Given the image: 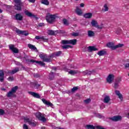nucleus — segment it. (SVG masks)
Listing matches in <instances>:
<instances>
[{
    "instance_id": "18",
    "label": "nucleus",
    "mask_w": 129,
    "mask_h": 129,
    "mask_svg": "<svg viewBox=\"0 0 129 129\" xmlns=\"http://www.w3.org/2000/svg\"><path fill=\"white\" fill-rule=\"evenodd\" d=\"M95 71L94 70L92 71H88L86 70L83 72L84 75H91V74H93Z\"/></svg>"
},
{
    "instance_id": "12",
    "label": "nucleus",
    "mask_w": 129,
    "mask_h": 129,
    "mask_svg": "<svg viewBox=\"0 0 129 129\" xmlns=\"http://www.w3.org/2000/svg\"><path fill=\"white\" fill-rule=\"evenodd\" d=\"M10 50H11L13 53H15L16 54L19 53V49L18 48L15 47V45L13 44H10L9 45Z\"/></svg>"
},
{
    "instance_id": "34",
    "label": "nucleus",
    "mask_w": 129,
    "mask_h": 129,
    "mask_svg": "<svg viewBox=\"0 0 129 129\" xmlns=\"http://www.w3.org/2000/svg\"><path fill=\"white\" fill-rule=\"evenodd\" d=\"M86 127L87 129H94L95 128L94 126H93V125H90V124L86 125Z\"/></svg>"
},
{
    "instance_id": "2",
    "label": "nucleus",
    "mask_w": 129,
    "mask_h": 129,
    "mask_svg": "<svg viewBox=\"0 0 129 129\" xmlns=\"http://www.w3.org/2000/svg\"><path fill=\"white\" fill-rule=\"evenodd\" d=\"M46 20L49 24H53L56 20V15L47 14L46 16Z\"/></svg>"
},
{
    "instance_id": "17",
    "label": "nucleus",
    "mask_w": 129,
    "mask_h": 129,
    "mask_svg": "<svg viewBox=\"0 0 129 129\" xmlns=\"http://www.w3.org/2000/svg\"><path fill=\"white\" fill-rule=\"evenodd\" d=\"M15 18L17 21H22L23 16L21 14H17L15 15Z\"/></svg>"
},
{
    "instance_id": "33",
    "label": "nucleus",
    "mask_w": 129,
    "mask_h": 129,
    "mask_svg": "<svg viewBox=\"0 0 129 129\" xmlns=\"http://www.w3.org/2000/svg\"><path fill=\"white\" fill-rule=\"evenodd\" d=\"M62 49H69L70 48H72V46H71V45H64L62 46Z\"/></svg>"
},
{
    "instance_id": "10",
    "label": "nucleus",
    "mask_w": 129,
    "mask_h": 129,
    "mask_svg": "<svg viewBox=\"0 0 129 129\" xmlns=\"http://www.w3.org/2000/svg\"><path fill=\"white\" fill-rule=\"evenodd\" d=\"M16 32L17 33V34H18V35H23L26 36L29 35V33H27V31L25 30H21L20 29H18V28H16Z\"/></svg>"
},
{
    "instance_id": "39",
    "label": "nucleus",
    "mask_w": 129,
    "mask_h": 129,
    "mask_svg": "<svg viewBox=\"0 0 129 129\" xmlns=\"http://www.w3.org/2000/svg\"><path fill=\"white\" fill-rule=\"evenodd\" d=\"M41 40L44 42H48V39L46 36H41Z\"/></svg>"
},
{
    "instance_id": "59",
    "label": "nucleus",
    "mask_w": 129,
    "mask_h": 129,
    "mask_svg": "<svg viewBox=\"0 0 129 129\" xmlns=\"http://www.w3.org/2000/svg\"><path fill=\"white\" fill-rule=\"evenodd\" d=\"M84 6H85V5L83 3H81V4H80V7L81 8H84Z\"/></svg>"
},
{
    "instance_id": "21",
    "label": "nucleus",
    "mask_w": 129,
    "mask_h": 129,
    "mask_svg": "<svg viewBox=\"0 0 129 129\" xmlns=\"http://www.w3.org/2000/svg\"><path fill=\"white\" fill-rule=\"evenodd\" d=\"M84 18H85L86 19H91L92 18V13H85L84 15Z\"/></svg>"
},
{
    "instance_id": "45",
    "label": "nucleus",
    "mask_w": 129,
    "mask_h": 129,
    "mask_svg": "<svg viewBox=\"0 0 129 129\" xmlns=\"http://www.w3.org/2000/svg\"><path fill=\"white\" fill-rule=\"evenodd\" d=\"M5 113H6V112H5V110L0 109V116L1 115H4V114H5Z\"/></svg>"
},
{
    "instance_id": "30",
    "label": "nucleus",
    "mask_w": 129,
    "mask_h": 129,
    "mask_svg": "<svg viewBox=\"0 0 129 129\" xmlns=\"http://www.w3.org/2000/svg\"><path fill=\"white\" fill-rule=\"evenodd\" d=\"M91 24L92 27H95V28L96 27L97 25H98V23H97V21L94 20H92Z\"/></svg>"
},
{
    "instance_id": "51",
    "label": "nucleus",
    "mask_w": 129,
    "mask_h": 129,
    "mask_svg": "<svg viewBox=\"0 0 129 129\" xmlns=\"http://www.w3.org/2000/svg\"><path fill=\"white\" fill-rule=\"evenodd\" d=\"M6 9L7 10H8V11H10V10L12 9V6H10V5L7 6Z\"/></svg>"
},
{
    "instance_id": "55",
    "label": "nucleus",
    "mask_w": 129,
    "mask_h": 129,
    "mask_svg": "<svg viewBox=\"0 0 129 129\" xmlns=\"http://www.w3.org/2000/svg\"><path fill=\"white\" fill-rule=\"evenodd\" d=\"M23 58L24 59H25L26 61H27V60H30V59H28V55H25Z\"/></svg>"
},
{
    "instance_id": "28",
    "label": "nucleus",
    "mask_w": 129,
    "mask_h": 129,
    "mask_svg": "<svg viewBox=\"0 0 129 129\" xmlns=\"http://www.w3.org/2000/svg\"><path fill=\"white\" fill-rule=\"evenodd\" d=\"M55 32L56 31H53L52 30H49L47 31V34L49 36H54V35H55Z\"/></svg>"
},
{
    "instance_id": "50",
    "label": "nucleus",
    "mask_w": 129,
    "mask_h": 129,
    "mask_svg": "<svg viewBox=\"0 0 129 129\" xmlns=\"http://www.w3.org/2000/svg\"><path fill=\"white\" fill-rule=\"evenodd\" d=\"M35 39H36V40H42V36H35Z\"/></svg>"
},
{
    "instance_id": "60",
    "label": "nucleus",
    "mask_w": 129,
    "mask_h": 129,
    "mask_svg": "<svg viewBox=\"0 0 129 129\" xmlns=\"http://www.w3.org/2000/svg\"><path fill=\"white\" fill-rule=\"evenodd\" d=\"M124 66L125 68H129V63H126Z\"/></svg>"
},
{
    "instance_id": "15",
    "label": "nucleus",
    "mask_w": 129,
    "mask_h": 129,
    "mask_svg": "<svg viewBox=\"0 0 129 129\" xmlns=\"http://www.w3.org/2000/svg\"><path fill=\"white\" fill-rule=\"evenodd\" d=\"M19 71H20V68L16 67L14 68L13 70L9 71L8 73H9V74H16V73H17V72H19Z\"/></svg>"
},
{
    "instance_id": "3",
    "label": "nucleus",
    "mask_w": 129,
    "mask_h": 129,
    "mask_svg": "<svg viewBox=\"0 0 129 129\" xmlns=\"http://www.w3.org/2000/svg\"><path fill=\"white\" fill-rule=\"evenodd\" d=\"M107 47L110 48L111 50H115L116 49H118V48H121L123 47V44H118V45H114V43L112 42H109L106 45Z\"/></svg>"
},
{
    "instance_id": "7",
    "label": "nucleus",
    "mask_w": 129,
    "mask_h": 129,
    "mask_svg": "<svg viewBox=\"0 0 129 129\" xmlns=\"http://www.w3.org/2000/svg\"><path fill=\"white\" fill-rule=\"evenodd\" d=\"M61 54H62V51H56L49 54L48 56V58H55V57H59V56L61 55Z\"/></svg>"
},
{
    "instance_id": "63",
    "label": "nucleus",
    "mask_w": 129,
    "mask_h": 129,
    "mask_svg": "<svg viewBox=\"0 0 129 129\" xmlns=\"http://www.w3.org/2000/svg\"><path fill=\"white\" fill-rule=\"evenodd\" d=\"M52 70H54V71H56V70H57V68L55 67H52Z\"/></svg>"
},
{
    "instance_id": "14",
    "label": "nucleus",
    "mask_w": 129,
    "mask_h": 129,
    "mask_svg": "<svg viewBox=\"0 0 129 129\" xmlns=\"http://www.w3.org/2000/svg\"><path fill=\"white\" fill-rule=\"evenodd\" d=\"M75 12L78 16H82V14H83L82 10L81 9H80L79 7H76Z\"/></svg>"
},
{
    "instance_id": "16",
    "label": "nucleus",
    "mask_w": 129,
    "mask_h": 129,
    "mask_svg": "<svg viewBox=\"0 0 129 129\" xmlns=\"http://www.w3.org/2000/svg\"><path fill=\"white\" fill-rule=\"evenodd\" d=\"M0 72V82H4V80H5V73L3 70H1Z\"/></svg>"
},
{
    "instance_id": "53",
    "label": "nucleus",
    "mask_w": 129,
    "mask_h": 129,
    "mask_svg": "<svg viewBox=\"0 0 129 129\" xmlns=\"http://www.w3.org/2000/svg\"><path fill=\"white\" fill-rule=\"evenodd\" d=\"M85 103H89V102H90V101H91V100L90 99H88L85 100Z\"/></svg>"
},
{
    "instance_id": "61",
    "label": "nucleus",
    "mask_w": 129,
    "mask_h": 129,
    "mask_svg": "<svg viewBox=\"0 0 129 129\" xmlns=\"http://www.w3.org/2000/svg\"><path fill=\"white\" fill-rule=\"evenodd\" d=\"M59 33H60L61 34H65V31H64V30H60L59 31Z\"/></svg>"
},
{
    "instance_id": "47",
    "label": "nucleus",
    "mask_w": 129,
    "mask_h": 129,
    "mask_svg": "<svg viewBox=\"0 0 129 129\" xmlns=\"http://www.w3.org/2000/svg\"><path fill=\"white\" fill-rule=\"evenodd\" d=\"M63 24L66 25V26H68V21L66 19L63 20Z\"/></svg>"
},
{
    "instance_id": "9",
    "label": "nucleus",
    "mask_w": 129,
    "mask_h": 129,
    "mask_svg": "<svg viewBox=\"0 0 129 129\" xmlns=\"http://www.w3.org/2000/svg\"><path fill=\"white\" fill-rule=\"evenodd\" d=\"M24 14L26 15V16H27V17H29V18H33V19H36V20L38 19V17H37L36 15L33 14L28 10H26L24 12Z\"/></svg>"
},
{
    "instance_id": "25",
    "label": "nucleus",
    "mask_w": 129,
    "mask_h": 129,
    "mask_svg": "<svg viewBox=\"0 0 129 129\" xmlns=\"http://www.w3.org/2000/svg\"><path fill=\"white\" fill-rule=\"evenodd\" d=\"M28 47L29 48V49H31L33 51H35V50H37V47H36V46H35V45H33V44H28Z\"/></svg>"
},
{
    "instance_id": "4",
    "label": "nucleus",
    "mask_w": 129,
    "mask_h": 129,
    "mask_svg": "<svg viewBox=\"0 0 129 129\" xmlns=\"http://www.w3.org/2000/svg\"><path fill=\"white\" fill-rule=\"evenodd\" d=\"M44 115H43L40 112H37L35 114V116H36V117L38 118L39 120H41V121H43V122H45L47 121V119H46V118H45V117H44Z\"/></svg>"
},
{
    "instance_id": "11",
    "label": "nucleus",
    "mask_w": 129,
    "mask_h": 129,
    "mask_svg": "<svg viewBox=\"0 0 129 129\" xmlns=\"http://www.w3.org/2000/svg\"><path fill=\"white\" fill-rule=\"evenodd\" d=\"M109 119L112 120V121H119L121 120V116L116 115L112 117H109Z\"/></svg>"
},
{
    "instance_id": "8",
    "label": "nucleus",
    "mask_w": 129,
    "mask_h": 129,
    "mask_svg": "<svg viewBox=\"0 0 129 129\" xmlns=\"http://www.w3.org/2000/svg\"><path fill=\"white\" fill-rule=\"evenodd\" d=\"M114 79V75H113L112 74H110L107 77L106 81L109 84H111V83H112V82L113 81Z\"/></svg>"
},
{
    "instance_id": "19",
    "label": "nucleus",
    "mask_w": 129,
    "mask_h": 129,
    "mask_svg": "<svg viewBox=\"0 0 129 129\" xmlns=\"http://www.w3.org/2000/svg\"><path fill=\"white\" fill-rule=\"evenodd\" d=\"M42 101L43 102V103H44V104H46V105H48V106L51 107L53 106L52 103L48 102V101L46 100L45 99H42Z\"/></svg>"
},
{
    "instance_id": "49",
    "label": "nucleus",
    "mask_w": 129,
    "mask_h": 129,
    "mask_svg": "<svg viewBox=\"0 0 129 129\" xmlns=\"http://www.w3.org/2000/svg\"><path fill=\"white\" fill-rule=\"evenodd\" d=\"M34 86L35 87H36V88H38V87H40V86H41V85L37 83H34Z\"/></svg>"
},
{
    "instance_id": "56",
    "label": "nucleus",
    "mask_w": 129,
    "mask_h": 129,
    "mask_svg": "<svg viewBox=\"0 0 129 129\" xmlns=\"http://www.w3.org/2000/svg\"><path fill=\"white\" fill-rule=\"evenodd\" d=\"M96 28L100 30H101V29H102V27L100 26L99 25H98V24L97 25V26H96Z\"/></svg>"
},
{
    "instance_id": "32",
    "label": "nucleus",
    "mask_w": 129,
    "mask_h": 129,
    "mask_svg": "<svg viewBox=\"0 0 129 129\" xmlns=\"http://www.w3.org/2000/svg\"><path fill=\"white\" fill-rule=\"evenodd\" d=\"M69 73L71 75H75V74H77V73H78V71L71 70L69 71Z\"/></svg>"
},
{
    "instance_id": "52",
    "label": "nucleus",
    "mask_w": 129,
    "mask_h": 129,
    "mask_svg": "<svg viewBox=\"0 0 129 129\" xmlns=\"http://www.w3.org/2000/svg\"><path fill=\"white\" fill-rule=\"evenodd\" d=\"M34 77L35 78H39V77H40V75H39V74H34Z\"/></svg>"
},
{
    "instance_id": "5",
    "label": "nucleus",
    "mask_w": 129,
    "mask_h": 129,
    "mask_svg": "<svg viewBox=\"0 0 129 129\" xmlns=\"http://www.w3.org/2000/svg\"><path fill=\"white\" fill-rule=\"evenodd\" d=\"M40 58L44 61V62H50L51 59L50 57L47 58L48 56H47V54H44V53H40L39 55Z\"/></svg>"
},
{
    "instance_id": "36",
    "label": "nucleus",
    "mask_w": 129,
    "mask_h": 129,
    "mask_svg": "<svg viewBox=\"0 0 129 129\" xmlns=\"http://www.w3.org/2000/svg\"><path fill=\"white\" fill-rule=\"evenodd\" d=\"M14 2L16 5H20L21 4H23V2H22L21 0H14Z\"/></svg>"
},
{
    "instance_id": "62",
    "label": "nucleus",
    "mask_w": 129,
    "mask_h": 129,
    "mask_svg": "<svg viewBox=\"0 0 129 129\" xmlns=\"http://www.w3.org/2000/svg\"><path fill=\"white\" fill-rule=\"evenodd\" d=\"M97 129H105V128H103V127H101V126H98L97 127Z\"/></svg>"
},
{
    "instance_id": "58",
    "label": "nucleus",
    "mask_w": 129,
    "mask_h": 129,
    "mask_svg": "<svg viewBox=\"0 0 129 129\" xmlns=\"http://www.w3.org/2000/svg\"><path fill=\"white\" fill-rule=\"evenodd\" d=\"M39 27H43L44 23H40L38 24Z\"/></svg>"
},
{
    "instance_id": "29",
    "label": "nucleus",
    "mask_w": 129,
    "mask_h": 129,
    "mask_svg": "<svg viewBox=\"0 0 129 129\" xmlns=\"http://www.w3.org/2000/svg\"><path fill=\"white\" fill-rule=\"evenodd\" d=\"M41 3L42 5H45V6H49L50 5V3L48 0H41Z\"/></svg>"
},
{
    "instance_id": "1",
    "label": "nucleus",
    "mask_w": 129,
    "mask_h": 129,
    "mask_svg": "<svg viewBox=\"0 0 129 129\" xmlns=\"http://www.w3.org/2000/svg\"><path fill=\"white\" fill-rule=\"evenodd\" d=\"M18 89H19V87L18 86H16L12 88L11 90L7 93V97L9 98L11 97H16V95L15 94L17 92V90H18Z\"/></svg>"
},
{
    "instance_id": "37",
    "label": "nucleus",
    "mask_w": 129,
    "mask_h": 129,
    "mask_svg": "<svg viewBox=\"0 0 129 129\" xmlns=\"http://www.w3.org/2000/svg\"><path fill=\"white\" fill-rule=\"evenodd\" d=\"M61 43L63 45H66V44H69V40H62Z\"/></svg>"
},
{
    "instance_id": "44",
    "label": "nucleus",
    "mask_w": 129,
    "mask_h": 129,
    "mask_svg": "<svg viewBox=\"0 0 129 129\" xmlns=\"http://www.w3.org/2000/svg\"><path fill=\"white\" fill-rule=\"evenodd\" d=\"M31 120H30V119L29 118H24V122H28L29 123H30Z\"/></svg>"
},
{
    "instance_id": "27",
    "label": "nucleus",
    "mask_w": 129,
    "mask_h": 129,
    "mask_svg": "<svg viewBox=\"0 0 129 129\" xmlns=\"http://www.w3.org/2000/svg\"><path fill=\"white\" fill-rule=\"evenodd\" d=\"M95 33H94V32H93L91 30L88 31V37H94V36H95Z\"/></svg>"
},
{
    "instance_id": "31",
    "label": "nucleus",
    "mask_w": 129,
    "mask_h": 129,
    "mask_svg": "<svg viewBox=\"0 0 129 129\" xmlns=\"http://www.w3.org/2000/svg\"><path fill=\"white\" fill-rule=\"evenodd\" d=\"M76 43H77V39H72L69 40V44L71 45H76Z\"/></svg>"
},
{
    "instance_id": "13",
    "label": "nucleus",
    "mask_w": 129,
    "mask_h": 129,
    "mask_svg": "<svg viewBox=\"0 0 129 129\" xmlns=\"http://www.w3.org/2000/svg\"><path fill=\"white\" fill-rule=\"evenodd\" d=\"M29 94H30V95H32L33 96V97H35V98H40L41 96L38 94L36 92H29Z\"/></svg>"
},
{
    "instance_id": "20",
    "label": "nucleus",
    "mask_w": 129,
    "mask_h": 129,
    "mask_svg": "<svg viewBox=\"0 0 129 129\" xmlns=\"http://www.w3.org/2000/svg\"><path fill=\"white\" fill-rule=\"evenodd\" d=\"M98 50L95 46H89L88 47V51L89 52H93V51H97Z\"/></svg>"
},
{
    "instance_id": "48",
    "label": "nucleus",
    "mask_w": 129,
    "mask_h": 129,
    "mask_svg": "<svg viewBox=\"0 0 129 129\" xmlns=\"http://www.w3.org/2000/svg\"><path fill=\"white\" fill-rule=\"evenodd\" d=\"M72 36H73L74 37H77V36H79V33L73 32L72 33Z\"/></svg>"
},
{
    "instance_id": "35",
    "label": "nucleus",
    "mask_w": 129,
    "mask_h": 129,
    "mask_svg": "<svg viewBox=\"0 0 129 129\" xmlns=\"http://www.w3.org/2000/svg\"><path fill=\"white\" fill-rule=\"evenodd\" d=\"M53 78H54V73H53V72H51L49 74V79H50V80H52Z\"/></svg>"
},
{
    "instance_id": "26",
    "label": "nucleus",
    "mask_w": 129,
    "mask_h": 129,
    "mask_svg": "<svg viewBox=\"0 0 129 129\" xmlns=\"http://www.w3.org/2000/svg\"><path fill=\"white\" fill-rule=\"evenodd\" d=\"M106 54V51L102 50L97 52V55H99V56H104V55H105Z\"/></svg>"
},
{
    "instance_id": "24",
    "label": "nucleus",
    "mask_w": 129,
    "mask_h": 129,
    "mask_svg": "<svg viewBox=\"0 0 129 129\" xmlns=\"http://www.w3.org/2000/svg\"><path fill=\"white\" fill-rule=\"evenodd\" d=\"M110 101V97L109 96H106L104 98V103H108Z\"/></svg>"
},
{
    "instance_id": "57",
    "label": "nucleus",
    "mask_w": 129,
    "mask_h": 129,
    "mask_svg": "<svg viewBox=\"0 0 129 129\" xmlns=\"http://www.w3.org/2000/svg\"><path fill=\"white\" fill-rule=\"evenodd\" d=\"M29 3H32V4L35 3V2H36V0H28Z\"/></svg>"
},
{
    "instance_id": "6",
    "label": "nucleus",
    "mask_w": 129,
    "mask_h": 129,
    "mask_svg": "<svg viewBox=\"0 0 129 129\" xmlns=\"http://www.w3.org/2000/svg\"><path fill=\"white\" fill-rule=\"evenodd\" d=\"M26 62L27 63H36V64H39L40 66H45L46 63H44L43 61H39L35 60V59H27Z\"/></svg>"
},
{
    "instance_id": "54",
    "label": "nucleus",
    "mask_w": 129,
    "mask_h": 129,
    "mask_svg": "<svg viewBox=\"0 0 129 129\" xmlns=\"http://www.w3.org/2000/svg\"><path fill=\"white\" fill-rule=\"evenodd\" d=\"M23 128L24 129H29V127H28V125H27V124H24L23 125Z\"/></svg>"
},
{
    "instance_id": "40",
    "label": "nucleus",
    "mask_w": 129,
    "mask_h": 129,
    "mask_svg": "<svg viewBox=\"0 0 129 129\" xmlns=\"http://www.w3.org/2000/svg\"><path fill=\"white\" fill-rule=\"evenodd\" d=\"M104 12H108V7H107V5H106V4H105L104 5Z\"/></svg>"
},
{
    "instance_id": "46",
    "label": "nucleus",
    "mask_w": 129,
    "mask_h": 129,
    "mask_svg": "<svg viewBox=\"0 0 129 129\" xmlns=\"http://www.w3.org/2000/svg\"><path fill=\"white\" fill-rule=\"evenodd\" d=\"M7 80H8V81H14V77H9Z\"/></svg>"
},
{
    "instance_id": "22",
    "label": "nucleus",
    "mask_w": 129,
    "mask_h": 129,
    "mask_svg": "<svg viewBox=\"0 0 129 129\" xmlns=\"http://www.w3.org/2000/svg\"><path fill=\"white\" fill-rule=\"evenodd\" d=\"M115 93L116 95H117V96H118V98H119V99H120L121 100H122V99H123L122 95L120 93L119 91L115 90Z\"/></svg>"
},
{
    "instance_id": "23",
    "label": "nucleus",
    "mask_w": 129,
    "mask_h": 129,
    "mask_svg": "<svg viewBox=\"0 0 129 129\" xmlns=\"http://www.w3.org/2000/svg\"><path fill=\"white\" fill-rule=\"evenodd\" d=\"M22 6H23V4L15 5V10L17 11H22Z\"/></svg>"
},
{
    "instance_id": "38",
    "label": "nucleus",
    "mask_w": 129,
    "mask_h": 129,
    "mask_svg": "<svg viewBox=\"0 0 129 129\" xmlns=\"http://www.w3.org/2000/svg\"><path fill=\"white\" fill-rule=\"evenodd\" d=\"M119 83V81H116L114 85V88L116 89L118 87V84Z\"/></svg>"
},
{
    "instance_id": "64",
    "label": "nucleus",
    "mask_w": 129,
    "mask_h": 129,
    "mask_svg": "<svg viewBox=\"0 0 129 129\" xmlns=\"http://www.w3.org/2000/svg\"><path fill=\"white\" fill-rule=\"evenodd\" d=\"M119 32H118V31L116 32V34H119V33H120L121 29H119Z\"/></svg>"
},
{
    "instance_id": "42",
    "label": "nucleus",
    "mask_w": 129,
    "mask_h": 129,
    "mask_svg": "<svg viewBox=\"0 0 129 129\" xmlns=\"http://www.w3.org/2000/svg\"><path fill=\"white\" fill-rule=\"evenodd\" d=\"M77 90H78V87H75L72 89V92H75Z\"/></svg>"
},
{
    "instance_id": "43",
    "label": "nucleus",
    "mask_w": 129,
    "mask_h": 129,
    "mask_svg": "<svg viewBox=\"0 0 129 129\" xmlns=\"http://www.w3.org/2000/svg\"><path fill=\"white\" fill-rule=\"evenodd\" d=\"M96 116L97 117H98L99 118H102L103 117H104V116H102L101 114L100 113H98L96 115Z\"/></svg>"
},
{
    "instance_id": "41",
    "label": "nucleus",
    "mask_w": 129,
    "mask_h": 129,
    "mask_svg": "<svg viewBox=\"0 0 129 129\" xmlns=\"http://www.w3.org/2000/svg\"><path fill=\"white\" fill-rule=\"evenodd\" d=\"M29 124L30 125H32V126H36V123L35 122L31 120L30 122H29Z\"/></svg>"
}]
</instances>
